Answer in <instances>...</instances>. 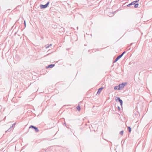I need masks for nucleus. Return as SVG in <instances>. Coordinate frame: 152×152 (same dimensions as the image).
<instances>
[{
  "label": "nucleus",
  "mask_w": 152,
  "mask_h": 152,
  "mask_svg": "<svg viewBox=\"0 0 152 152\" xmlns=\"http://www.w3.org/2000/svg\"><path fill=\"white\" fill-rule=\"evenodd\" d=\"M118 110L119 111H120L121 110V108H120V107L118 106Z\"/></svg>",
  "instance_id": "18"
},
{
  "label": "nucleus",
  "mask_w": 152,
  "mask_h": 152,
  "mask_svg": "<svg viewBox=\"0 0 152 152\" xmlns=\"http://www.w3.org/2000/svg\"><path fill=\"white\" fill-rule=\"evenodd\" d=\"M6 118V117H4V119H3V120H4H4H5V119Z\"/></svg>",
  "instance_id": "20"
},
{
  "label": "nucleus",
  "mask_w": 152,
  "mask_h": 152,
  "mask_svg": "<svg viewBox=\"0 0 152 152\" xmlns=\"http://www.w3.org/2000/svg\"><path fill=\"white\" fill-rule=\"evenodd\" d=\"M119 88V86H115L114 89L115 90H118V88Z\"/></svg>",
  "instance_id": "13"
},
{
  "label": "nucleus",
  "mask_w": 152,
  "mask_h": 152,
  "mask_svg": "<svg viewBox=\"0 0 152 152\" xmlns=\"http://www.w3.org/2000/svg\"><path fill=\"white\" fill-rule=\"evenodd\" d=\"M134 7L135 8H137L139 5V4L138 3L135 4H134Z\"/></svg>",
  "instance_id": "11"
},
{
  "label": "nucleus",
  "mask_w": 152,
  "mask_h": 152,
  "mask_svg": "<svg viewBox=\"0 0 152 152\" xmlns=\"http://www.w3.org/2000/svg\"><path fill=\"white\" fill-rule=\"evenodd\" d=\"M116 101H118L120 103V104L121 105V107H122V104H123V101L120 99V97H117V99H116Z\"/></svg>",
  "instance_id": "4"
},
{
  "label": "nucleus",
  "mask_w": 152,
  "mask_h": 152,
  "mask_svg": "<svg viewBox=\"0 0 152 152\" xmlns=\"http://www.w3.org/2000/svg\"><path fill=\"white\" fill-rule=\"evenodd\" d=\"M49 54H50V53H49V54H47V55L46 56H48V55H49Z\"/></svg>",
  "instance_id": "23"
},
{
  "label": "nucleus",
  "mask_w": 152,
  "mask_h": 152,
  "mask_svg": "<svg viewBox=\"0 0 152 152\" xmlns=\"http://www.w3.org/2000/svg\"><path fill=\"white\" fill-rule=\"evenodd\" d=\"M16 124V123H14L13 124V125H13V126H14V125H15Z\"/></svg>",
  "instance_id": "21"
},
{
  "label": "nucleus",
  "mask_w": 152,
  "mask_h": 152,
  "mask_svg": "<svg viewBox=\"0 0 152 152\" xmlns=\"http://www.w3.org/2000/svg\"><path fill=\"white\" fill-rule=\"evenodd\" d=\"M50 45V46H52V44H50V45Z\"/></svg>",
  "instance_id": "22"
},
{
  "label": "nucleus",
  "mask_w": 152,
  "mask_h": 152,
  "mask_svg": "<svg viewBox=\"0 0 152 152\" xmlns=\"http://www.w3.org/2000/svg\"><path fill=\"white\" fill-rule=\"evenodd\" d=\"M103 89V87H102L100 88H99L97 92V94H99L102 91V90Z\"/></svg>",
  "instance_id": "6"
},
{
  "label": "nucleus",
  "mask_w": 152,
  "mask_h": 152,
  "mask_svg": "<svg viewBox=\"0 0 152 152\" xmlns=\"http://www.w3.org/2000/svg\"><path fill=\"white\" fill-rule=\"evenodd\" d=\"M128 50H130V48H129Z\"/></svg>",
  "instance_id": "25"
},
{
  "label": "nucleus",
  "mask_w": 152,
  "mask_h": 152,
  "mask_svg": "<svg viewBox=\"0 0 152 152\" xmlns=\"http://www.w3.org/2000/svg\"><path fill=\"white\" fill-rule=\"evenodd\" d=\"M139 1V0H137L135 1H133L134 4L138 2Z\"/></svg>",
  "instance_id": "17"
},
{
  "label": "nucleus",
  "mask_w": 152,
  "mask_h": 152,
  "mask_svg": "<svg viewBox=\"0 0 152 152\" xmlns=\"http://www.w3.org/2000/svg\"><path fill=\"white\" fill-rule=\"evenodd\" d=\"M55 66L54 64H51L49 65H48L46 67L47 68H52L53 67Z\"/></svg>",
  "instance_id": "7"
},
{
  "label": "nucleus",
  "mask_w": 152,
  "mask_h": 152,
  "mask_svg": "<svg viewBox=\"0 0 152 152\" xmlns=\"http://www.w3.org/2000/svg\"><path fill=\"white\" fill-rule=\"evenodd\" d=\"M49 3L50 2L48 1L45 5L40 4V7L41 9H44L47 8L48 7Z\"/></svg>",
  "instance_id": "2"
},
{
  "label": "nucleus",
  "mask_w": 152,
  "mask_h": 152,
  "mask_svg": "<svg viewBox=\"0 0 152 152\" xmlns=\"http://www.w3.org/2000/svg\"><path fill=\"white\" fill-rule=\"evenodd\" d=\"M77 110H78V111H80V107L79 105L77 107Z\"/></svg>",
  "instance_id": "12"
},
{
  "label": "nucleus",
  "mask_w": 152,
  "mask_h": 152,
  "mask_svg": "<svg viewBox=\"0 0 152 152\" xmlns=\"http://www.w3.org/2000/svg\"><path fill=\"white\" fill-rule=\"evenodd\" d=\"M29 129L31 128H32L34 129L35 130V131L37 132H38L39 131V130L38 129L37 127L33 125L30 126L29 127Z\"/></svg>",
  "instance_id": "3"
},
{
  "label": "nucleus",
  "mask_w": 152,
  "mask_h": 152,
  "mask_svg": "<svg viewBox=\"0 0 152 152\" xmlns=\"http://www.w3.org/2000/svg\"><path fill=\"white\" fill-rule=\"evenodd\" d=\"M134 4L133 2L132 3H130L129 4L127 5V6L128 7H130L132 5H134Z\"/></svg>",
  "instance_id": "8"
},
{
  "label": "nucleus",
  "mask_w": 152,
  "mask_h": 152,
  "mask_svg": "<svg viewBox=\"0 0 152 152\" xmlns=\"http://www.w3.org/2000/svg\"><path fill=\"white\" fill-rule=\"evenodd\" d=\"M46 48H48L50 47V45H47L45 46Z\"/></svg>",
  "instance_id": "16"
},
{
  "label": "nucleus",
  "mask_w": 152,
  "mask_h": 152,
  "mask_svg": "<svg viewBox=\"0 0 152 152\" xmlns=\"http://www.w3.org/2000/svg\"><path fill=\"white\" fill-rule=\"evenodd\" d=\"M123 133H124V131L122 130L120 132V134L121 135H122L123 134Z\"/></svg>",
  "instance_id": "14"
},
{
  "label": "nucleus",
  "mask_w": 152,
  "mask_h": 152,
  "mask_svg": "<svg viewBox=\"0 0 152 152\" xmlns=\"http://www.w3.org/2000/svg\"><path fill=\"white\" fill-rule=\"evenodd\" d=\"M13 127V125H12L11 126L10 128H9L7 131H6V132H9L11 131V129H12Z\"/></svg>",
  "instance_id": "9"
},
{
  "label": "nucleus",
  "mask_w": 152,
  "mask_h": 152,
  "mask_svg": "<svg viewBox=\"0 0 152 152\" xmlns=\"http://www.w3.org/2000/svg\"><path fill=\"white\" fill-rule=\"evenodd\" d=\"M126 53V51H124L120 55H121V56L122 57Z\"/></svg>",
  "instance_id": "15"
},
{
  "label": "nucleus",
  "mask_w": 152,
  "mask_h": 152,
  "mask_svg": "<svg viewBox=\"0 0 152 152\" xmlns=\"http://www.w3.org/2000/svg\"><path fill=\"white\" fill-rule=\"evenodd\" d=\"M122 56L121 55H119L113 61V63H115Z\"/></svg>",
  "instance_id": "5"
},
{
  "label": "nucleus",
  "mask_w": 152,
  "mask_h": 152,
  "mask_svg": "<svg viewBox=\"0 0 152 152\" xmlns=\"http://www.w3.org/2000/svg\"><path fill=\"white\" fill-rule=\"evenodd\" d=\"M127 84V83H124L119 84L118 85L119 88H118V90H121L124 88V86Z\"/></svg>",
  "instance_id": "1"
},
{
  "label": "nucleus",
  "mask_w": 152,
  "mask_h": 152,
  "mask_svg": "<svg viewBox=\"0 0 152 152\" xmlns=\"http://www.w3.org/2000/svg\"><path fill=\"white\" fill-rule=\"evenodd\" d=\"M128 128L129 131V133H130L131 131V128L130 126H128Z\"/></svg>",
  "instance_id": "10"
},
{
  "label": "nucleus",
  "mask_w": 152,
  "mask_h": 152,
  "mask_svg": "<svg viewBox=\"0 0 152 152\" xmlns=\"http://www.w3.org/2000/svg\"><path fill=\"white\" fill-rule=\"evenodd\" d=\"M133 44V43H131L130 44V45L131 46L132 44Z\"/></svg>",
  "instance_id": "24"
},
{
  "label": "nucleus",
  "mask_w": 152,
  "mask_h": 152,
  "mask_svg": "<svg viewBox=\"0 0 152 152\" xmlns=\"http://www.w3.org/2000/svg\"><path fill=\"white\" fill-rule=\"evenodd\" d=\"M24 25L25 27H26V23L25 20L24 21Z\"/></svg>",
  "instance_id": "19"
}]
</instances>
